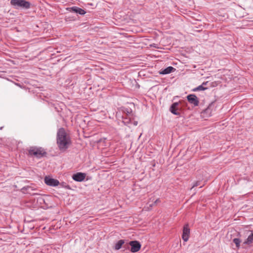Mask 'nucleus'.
<instances>
[{"instance_id":"obj_11","label":"nucleus","mask_w":253,"mask_h":253,"mask_svg":"<svg viewBox=\"0 0 253 253\" xmlns=\"http://www.w3.org/2000/svg\"><path fill=\"white\" fill-rule=\"evenodd\" d=\"M178 104H179V103L178 102H174L171 105V106H170V112L172 114L176 115H179V113L177 111L178 110L177 107L178 106Z\"/></svg>"},{"instance_id":"obj_19","label":"nucleus","mask_w":253,"mask_h":253,"mask_svg":"<svg viewBox=\"0 0 253 253\" xmlns=\"http://www.w3.org/2000/svg\"><path fill=\"white\" fill-rule=\"evenodd\" d=\"M131 123H133L134 126H137V122L136 121H131Z\"/></svg>"},{"instance_id":"obj_10","label":"nucleus","mask_w":253,"mask_h":253,"mask_svg":"<svg viewBox=\"0 0 253 253\" xmlns=\"http://www.w3.org/2000/svg\"><path fill=\"white\" fill-rule=\"evenodd\" d=\"M212 105H209L205 110L202 112V115L203 117H209L211 115Z\"/></svg>"},{"instance_id":"obj_2","label":"nucleus","mask_w":253,"mask_h":253,"mask_svg":"<svg viewBox=\"0 0 253 253\" xmlns=\"http://www.w3.org/2000/svg\"><path fill=\"white\" fill-rule=\"evenodd\" d=\"M10 4L16 9H28L30 7V3L25 0H11Z\"/></svg>"},{"instance_id":"obj_6","label":"nucleus","mask_w":253,"mask_h":253,"mask_svg":"<svg viewBox=\"0 0 253 253\" xmlns=\"http://www.w3.org/2000/svg\"><path fill=\"white\" fill-rule=\"evenodd\" d=\"M44 182L47 185L51 186H57L59 183L58 180H57V179H55L47 176L45 177Z\"/></svg>"},{"instance_id":"obj_5","label":"nucleus","mask_w":253,"mask_h":253,"mask_svg":"<svg viewBox=\"0 0 253 253\" xmlns=\"http://www.w3.org/2000/svg\"><path fill=\"white\" fill-rule=\"evenodd\" d=\"M129 244L131 247L130 251L132 253L137 252L140 249L141 245L137 241H130Z\"/></svg>"},{"instance_id":"obj_4","label":"nucleus","mask_w":253,"mask_h":253,"mask_svg":"<svg viewBox=\"0 0 253 253\" xmlns=\"http://www.w3.org/2000/svg\"><path fill=\"white\" fill-rule=\"evenodd\" d=\"M190 230L188 224L184 226L182 238L184 242H187L189 238Z\"/></svg>"},{"instance_id":"obj_17","label":"nucleus","mask_w":253,"mask_h":253,"mask_svg":"<svg viewBox=\"0 0 253 253\" xmlns=\"http://www.w3.org/2000/svg\"><path fill=\"white\" fill-rule=\"evenodd\" d=\"M123 118V122L124 124L126 125H128L129 124L131 123V120L130 118H125L124 116L122 117Z\"/></svg>"},{"instance_id":"obj_9","label":"nucleus","mask_w":253,"mask_h":253,"mask_svg":"<svg viewBox=\"0 0 253 253\" xmlns=\"http://www.w3.org/2000/svg\"><path fill=\"white\" fill-rule=\"evenodd\" d=\"M70 8L71 11L79 14L80 15H84L86 13L84 9L77 6H73Z\"/></svg>"},{"instance_id":"obj_15","label":"nucleus","mask_w":253,"mask_h":253,"mask_svg":"<svg viewBox=\"0 0 253 253\" xmlns=\"http://www.w3.org/2000/svg\"><path fill=\"white\" fill-rule=\"evenodd\" d=\"M208 82L203 83L201 85L198 86V87L193 89V91H200V90H204L207 89L206 87H204V85H206Z\"/></svg>"},{"instance_id":"obj_1","label":"nucleus","mask_w":253,"mask_h":253,"mask_svg":"<svg viewBox=\"0 0 253 253\" xmlns=\"http://www.w3.org/2000/svg\"><path fill=\"white\" fill-rule=\"evenodd\" d=\"M70 143L69 136L64 128H60L57 133V144L60 150H65Z\"/></svg>"},{"instance_id":"obj_16","label":"nucleus","mask_w":253,"mask_h":253,"mask_svg":"<svg viewBox=\"0 0 253 253\" xmlns=\"http://www.w3.org/2000/svg\"><path fill=\"white\" fill-rule=\"evenodd\" d=\"M233 243L236 245V247L239 249L240 246L241 240L239 238H234L233 240Z\"/></svg>"},{"instance_id":"obj_7","label":"nucleus","mask_w":253,"mask_h":253,"mask_svg":"<svg viewBox=\"0 0 253 253\" xmlns=\"http://www.w3.org/2000/svg\"><path fill=\"white\" fill-rule=\"evenodd\" d=\"M188 102L194 106L198 105L199 101L197 97L195 94H190L187 96Z\"/></svg>"},{"instance_id":"obj_20","label":"nucleus","mask_w":253,"mask_h":253,"mask_svg":"<svg viewBox=\"0 0 253 253\" xmlns=\"http://www.w3.org/2000/svg\"><path fill=\"white\" fill-rule=\"evenodd\" d=\"M159 201V199H157L155 202V203H157Z\"/></svg>"},{"instance_id":"obj_13","label":"nucleus","mask_w":253,"mask_h":253,"mask_svg":"<svg viewBox=\"0 0 253 253\" xmlns=\"http://www.w3.org/2000/svg\"><path fill=\"white\" fill-rule=\"evenodd\" d=\"M253 242V233L251 232L247 239L244 242V244L250 245Z\"/></svg>"},{"instance_id":"obj_3","label":"nucleus","mask_w":253,"mask_h":253,"mask_svg":"<svg viewBox=\"0 0 253 253\" xmlns=\"http://www.w3.org/2000/svg\"><path fill=\"white\" fill-rule=\"evenodd\" d=\"M31 155H34L38 158L42 157L45 153L44 150L41 148H34L31 149L29 152Z\"/></svg>"},{"instance_id":"obj_12","label":"nucleus","mask_w":253,"mask_h":253,"mask_svg":"<svg viewBox=\"0 0 253 253\" xmlns=\"http://www.w3.org/2000/svg\"><path fill=\"white\" fill-rule=\"evenodd\" d=\"M175 70V69L173 67H172L171 66H169V67L166 68V69L161 71L160 72V74H162V75L168 74L170 73L171 72H172V71H173Z\"/></svg>"},{"instance_id":"obj_18","label":"nucleus","mask_w":253,"mask_h":253,"mask_svg":"<svg viewBox=\"0 0 253 253\" xmlns=\"http://www.w3.org/2000/svg\"><path fill=\"white\" fill-rule=\"evenodd\" d=\"M123 111L128 116L130 115L132 112L131 109L130 108H124Z\"/></svg>"},{"instance_id":"obj_8","label":"nucleus","mask_w":253,"mask_h":253,"mask_svg":"<svg viewBox=\"0 0 253 253\" xmlns=\"http://www.w3.org/2000/svg\"><path fill=\"white\" fill-rule=\"evenodd\" d=\"M85 174L82 172H77L73 175L72 178L76 181H83L85 178Z\"/></svg>"},{"instance_id":"obj_14","label":"nucleus","mask_w":253,"mask_h":253,"mask_svg":"<svg viewBox=\"0 0 253 253\" xmlns=\"http://www.w3.org/2000/svg\"><path fill=\"white\" fill-rule=\"evenodd\" d=\"M125 242L123 240H120L118 241L115 245V249L116 250H119L121 248L122 245L124 244Z\"/></svg>"}]
</instances>
